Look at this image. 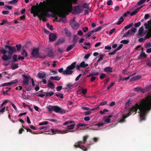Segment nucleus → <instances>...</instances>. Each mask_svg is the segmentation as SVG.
I'll return each instance as SVG.
<instances>
[{"label":"nucleus","mask_w":151,"mask_h":151,"mask_svg":"<svg viewBox=\"0 0 151 151\" xmlns=\"http://www.w3.org/2000/svg\"><path fill=\"white\" fill-rule=\"evenodd\" d=\"M78 0H46L40 3L39 5H33L31 8V13L33 17L38 16L43 22L47 21L49 17L48 12L60 9L68 14L72 8L73 4H76Z\"/></svg>","instance_id":"f257e3e1"},{"label":"nucleus","mask_w":151,"mask_h":151,"mask_svg":"<svg viewBox=\"0 0 151 151\" xmlns=\"http://www.w3.org/2000/svg\"><path fill=\"white\" fill-rule=\"evenodd\" d=\"M138 109L139 110L140 121L145 120V116L147 113L151 109V95L146 96L142 99L139 104L136 103L129 111V112L126 115H123L122 118L119 121V123H123L125 122V119L129 116L131 114H135Z\"/></svg>","instance_id":"f03ea898"},{"label":"nucleus","mask_w":151,"mask_h":151,"mask_svg":"<svg viewBox=\"0 0 151 151\" xmlns=\"http://www.w3.org/2000/svg\"><path fill=\"white\" fill-rule=\"evenodd\" d=\"M76 124H72L68 125L67 127V130L63 131V132H62V131L61 130H58L57 129H51L49 130L48 131L49 132H51L52 134H55L56 133L65 134L67 133L68 132H74V131H73L72 132H71L69 131V130L73 129L74 128Z\"/></svg>","instance_id":"7ed1b4c3"},{"label":"nucleus","mask_w":151,"mask_h":151,"mask_svg":"<svg viewBox=\"0 0 151 151\" xmlns=\"http://www.w3.org/2000/svg\"><path fill=\"white\" fill-rule=\"evenodd\" d=\"M47 109L48 111L50 112H52L54 111L56 113H59L62 114H64L65 113V110L63 109H62L58 106H51L49 105L47 107Z\"/></svg>","instance_id":"20e7f679"},{"label":"nucleus","mask_w":151,"mask_h":151,"mask_svg":"<svg viewBox=\"0 0 151 151\" xmlns=\"http://www.w3.org/2000/svg\"><path fill=\"white\" fill-rule=\"evenodd\" d=\"M76 62H74L70 65L68 66L66 69L63 72V75H70L73 72L72 70L73 69L76 68Z\"/></svg>","instance_id":"39448f33"},{"label":"nucleus","mask_w":151,"mask_h":151,"mask_svg":"<svg viewBox=\"0 0 151 151\" xmlns=\"http://www.w3.org/2000/svg\"><path fill=\"white\" fill-rule=\"evenodd\" d=\"M83 10V9L80 6H76L74 7L73 13L75 14H78L81 13Z\"/></svg>","instance_id":"423d86ee"},{"label":"nucleus","mask_w":151,"mask_h":151,"mask_svg":"<svg viewBox=\"0 0 151 151\" xmlns=\"http://www.w3.org/2000/svg\"><path fill=\"white\" fill-rule=\"evenodd\" d=\"M70 23L71 27L74 29H77L79 26V24L74 19L71 20Z\"/></svg>","instance_id":"0eeeda50"},{"label":"nucleus","mask_w":151,"mask_h":151,"mask_svg":"<svg viewBox=\"0 0 151 151\" xmlns=\"http://www.w3.org/2000/svg\"><path fill=\"white\" fill-rule=\"evenodd\" d=\"M23 78L22 83L23 85H28L29 83V80L31 79V76L29 75L26 76L24 74L22 75Z\"/></svg>","instance_id":"6e6552de"},{"label":"nucleus","mask_w":151,"mask_h":151,"mask_svg":"<svg viewBox=\"0 0 151 151\" xmlns=\"http://www.w3.org/2000/svg\"><path fill=\"white\" fill-rule=\"evenodd\" d=\"M31 54L34 58H37L39 57V49L38 48H35L33 49Z\"/></svg>","instance_id":"1a4fd4ad"},{"label":"nucleus","mask_w":151,"mask_h":151,"mask_svg":"<svg viewBox=\"0 0 151 151\" xmlns=\"http://www.w3.org/2000/svg\"><path fill=\"white\" fill-rule=\"evenodd\" d=\"M57 38L56 34L52 33L49 35V40L50 42L55 41Z\"/></svg>","instance_id":"9d476101"},{"label":"nucleus","mask_w":151,"mask_h":151,"mask_svg":"<svg viewBox=\"0 0 151 151\" xmlns=\"http://www.w3.org/2000/svg\"><path fill=\"white\" fill-rule=\"evenodd\" d=\"M134 90L137 92H141L143 93L147 92V90L145 88L142 89V88L138 87L134 88Z\"/></svg>","instance_id":"9b49d317"},{"label":"nucleus","mask_w":151,"mask_h":151,"mask_svg":"<svg viewBox=\"0 0 151 151\" xmlns=\"http://www.w3.org/2000/svg\"><path fill=\"white\" fill-rule=\"evenodd\" d=\"M75 148H80L81 149L84 151H86L87 150V148H85V147L83 146H81L77 142L76 143L75 145H74Z\"/></svg>","instance_id":"f8f14e48"},{"label":"nucleus","mask_w":151,"mask_h":151,"mask_svg":"<svg viewBox=\"0 0 151 151\" xmlns=\"http://www.w3.org/2000/svg\"><path fill=\"white\" fill-rule=\"evenodd\" d=\"M147 57V55L143 52V50H142L139 55L138 56L137 59H141L142 58H146Z\"/></svg>","instance_id":"ddd939ff"},{"label":"nucleus","mask_w":151,"mask_h":151,"mask_svg":"<svg viewBox=\"0 0 151 151\" xmlns=\"http://www.w3.org/2000/svg\"><path fill=\"white\" fill-rule=\"evenodd\" d=\"M79 38V37L76 35H73V36L72 42L73 44L75 45L77 42V40Z\"/></svg>","instance_id":"4468645a"},{"label":"nucleus","mask_w":151,"mask_h":151,"mask_svg":"<svg viewBox=\"0 0 151 151\" xmlns=\"http://www.w3.org/2000/svg\"><path fill=\"white\" fill-rule=\"evenodd\" d=\"M104 70L105 72H112V68L111 67H106L104 68Z\"/></svg>","instance_id":"2eb2a0df"},{"label":"nucleus","mask_w":151,"mask_h":151,"mask_svg":"<svg viewBox=\"0 0 151 151\" xmlns=\"http://www.w3.org/2000/svg\"><path fill=\"white\" fill-rule=\"evenodd\" d=\"M144 31V28L142 26L138 30V33L137 35H140V36H143L144 34H143L142 32Z\"/></svg>","instance_id":"dca6fc26"},{"label":"nucleus","mask_w":151,"mask_h":151,"mask_svg":"<svg viewBox=\"0 0 151 151\" xmlns=\"http://www.w3.org/2000/svg\"><path fill=\"white\" fill-rule=\"evenodd\" d=\"M11 58V56L8 55L7 56L6 55H4L1 57V59L4 61H6L10 60Z\"/></svg>","instance_id":"f3484780"},{"label":"nucleus","mask_w":151,"mask_h":151,"mask_svg":"<svg viewBox=\"0 0 151 151\" xmlns=\"http://www.w3.org/2000/svg\"><path fill=\"white\" fill-rule=\"evenodd\" d=\"M37 76L39 79H42L44 78L46 76V74L44 72L42 73H38Z\"/></svg>","instance_id":"a211bd4d"},{"label":"nucleus","mask_w":151,"mask_h":151,"mask_svg":"<svg viewBox=\"0 0 151 151\" xmlns=\"http://www.w3.org/2000/svg\"><path fill=\"white\" fill-rule=\"evenodd\" d=\"M58 16L59 17H60V20L62 21L63 22H65L66 20V18L62 14H58Z\"/></svg>","instance_id":"6ab92c4d"},{"label":"nucleus","mask_w":151,"mask_h":151,"mask_svg":"<svg viewBox=\"0 0 151 151\" xmlns=\"http://www.w3.org/2000/svg\"><path fill=\"white\" fill-rule=\"evenodd\" d=\"M141 77V76L140 75H137L134 76L131 79V81L139 80Z\"/></svg>","instance_id":"aec40b11"},{"label":"nucleus","mask_w":151,"mask_h":151,"mask_svg":"<svg viewBox=\"0 0 151 151\" xmlns=\"http://www.w3.org/2000/svg\"><path fill=\"white\" fill-rule=\"evenodd\" d=\"M75 46V45L73 44H72L71 45H69L66 49V51L67 52L69 51L72 50V48H73V47H74Z\"/></svg>","instance_id":"412c9836"},{"label":"nucleus","mask_w":151,"mask_h":151,"mask_svg":"<svg viewBox=\"0 0 151 151\" xmlns=\"http://www.w3.org/2000/svg\"><path fill=\"white\" fill-rule=\"evenodd\" d=\"M9 50L10 51L13 52L14 53L16 52L17 50L16 47H15L11 46L9 47Z\"/></svg>","instance_id":"4be33fe9"},{"label":"nucleus","mask_w":151,"mask_h":151,"mask_svg":"<svg viewBox=\"0 0 151 151\" xmlns=\"http://www.w3.org/2000/svg\"><path fill=\"white\" fill-rule=\"evenodd\" d=\"M61 78V77H59L58 76H57L55 77L51 76L50 79L51 80H55L56 81H59Z\"/></svg>","instance_id":"5701e85b"},{"label":"nucleus","mask_w":151,"mask_h":151,"mask_svg":"<svg viewBox=\"0 0 151 151\" xmlns=\"http://www.w3.org/2000/svg\"><path fill=\"white\" fill-rule=\"evenodd\" d=\"M48 87L49 88L53 89L54 88V84L51 82H49L47 84Z\"/></svg>","instance_id":"b1692460"},{"label":"nucleus","mask_w":151,"mask_h":151,"mask_svg":"<svg viewBox=\"0 0 151 151\" xmlns=\"http://www.w3.org/2000/svg\"><path fill=\"white\" fill-rule=\"evenodd\" d=\"M54 94V92L52 91L47 92L45 93V95L46 97L51 96Z\"/></svg>","instance_id":"393cba45"},{"label":"nucleus","mask_w":151,"mask_h":151,"mask_svg":"<svg viewBox=\"0 0 151 151\" xmlns=\"http://www.w3.org/2000/svg\"><path fill=\"white\" fill-rule=\"evenodd\" d=\"M124 21V19L122 16H121L117 22V24L118 25L121 24Z\"/></svg>","instance_id":"a878e982"},{"label":"nucleus","mask_w":151,"mask_h":151,"mask_svg":"<svg viewBox=\"0 0 151 151\" xmlns=\"http://www.w3.org/2000/svg\"><path fill=\"white\" fill-rule=\"evenodd\" d=\"M88 65L87 64H86L84 61L80 63V66L81 67L85 68Z\"/></svg>","instance_id":"bb28decb"},{"label":"nucleus","mask_w":151,"mask_h":151,"mask_svg":"<svg viewBox=\"0 0 151 151\" xmlns=\"http://www.w3.org/2000/svg\"><path fill=\"white\" fill-rule=\"evenodd\" d=\"M130 31V33L131 35H134V33L137 31V29L135 28H131L130 30H128Z\"/></svg>","instance_id":"cd10ccee"},{"label":"nucleus","mask_w":151,"mask_h":151,"mask_svg":"<svg viewBox=\"0 0 151 151\" xmlns=\"http://www.w3.org/2000/svg\"><path fill=\"white\" fill-rule=\"evenodd\" d=\"M64 39L62 38H60L57 42L56 44L59 45L63 42Z\"/></svg>","instance_id":"c85d7f7f"},{"label":"nucleus","mask_w":151,"mask_h":151,"mask_svg":"<svg viewBox=\"0 0 151 151\" xmlns=\"http://www.w3.org/2000/svg\"><path fill=\"white\" fill-rule=\"evenodd\" d=\"M6 89H8V90H6L5 91H2L3 94L4 95H5V94L8 95L9 94L8 93V92L9 91V90H10L11 89V88L6 87Z\"/></svg>","instance_id":"c756f323"},{"label":"nucleus","mask_w":151,"mask_h":151,"mask_svg":"<svg viewBox=\"0 0 151 151\" xmlns=\"http://www.w3.org/2000/svg\"><path fill=\"white\" fill-rule=\"evenodd\" d=\"M131 35V34L130 33V31L128 30L127 32L125 33L123 35V37H127L128 36H130Z\"/></svg>","instance_id":"7c9ffc66"},{"label":"nucleus","mask_w":151,"mask_h":151,"mask_svg":"<svg viewBox=\"0 0 151 151\" xmlns=\"http://www.w3.org/2000/svg\"><path fill=\"white\" fill-rule=\"evenodd\" d=\"M100 58L97 62H100L103 59V57L105 56V55L103 54H101L99 55Z\"/></svg>","instance_id":"2f4dec72"},{"label":"nucleus","mask_w":151,"mask_h":151,"mask_svg":"<svg viewBox=\"0 0 151 151\" xmlns=\"http://www.w3.org/2000/svg\"><path fill=\"white\" fill-rule=\"evenodd\" d=\"M19 67L18 64L16 63L14 65L12 66L11 67V68L12 70H15Z\"/></svg>","instance_id":"473e14b6"},{"label":"nucleus","mask_w":151,"mask_h":151,"mask_svg":"<svg viewBox=\"0 0 151 151\" xmlns=\"http://www.w3.org/2000/svg\"><path fill=\"white\" fill-rule=\"evenodd\" d=\"M87 125L88 124H81V123H79L77 125V128H78L80 127L83 126L85 127L87 126Z\"/></svg>","instance_id":"72a5a7b5"},{"label":"nucleus","mask_w":151,"mask_h":151,"mask_svg":"<svg viewBox=\"0 0 151 151\" xmlns=\"http://www.w3.org/2000/svg\"><path fill=\"white\" fill-rule=\"evenodd\" d=\"M92 35H93V33H92L90 31V32H88V34H86L85 35V37L86 38V39H87L88 38V37H89L90 36H91Z\"/></svg>","instance_id":"f704fd0d"},{"label":"nucleus","mask_w":151,"mask_h":151,"mask_svg":"<svg viewBox=\"0 0 151 151\" xmlns=\"http://www.w3.org/2000/svg\"><path fill=\"white\" fill-rule=\"evenodd\" d=\"M17 55H14L13 56V61H12L13 63L14 62H17Z\"/></svg>","instance_id":"c9c22d12"},{"label":"nucleus","mask_w":151,"mask_h":151,"mask_svg":"<svg viewBox=\"0 0 151 151\" xmlns=\"http://www.w3.org/2000/svg\"><path fill=\"white\" fill-rule=\"evenodd\" d=\"M73 85L71 83H69L66 85V86L67 87H68V88H63V89H64V90H66V89H67L68 88H70L72 87H73Z\"/></svg>","instance_id":"e433bc0d"},{"label":"nucleus","mask_w":151,"mask_h":151,"mask_svg":"<svg viewBox=\"0 0 151 151\" xmlns=\"http://www.w3.org/2000/svg\"><path fill=\"white\" fill-rule=\"evenodd\" d=\"M18 0H12L9 1V3L11 4H14L18 2Z\"/></svg>","instance_id":"4c0bfd02"},{"label":"nucleus","mask_w":151,"mask_h":151,"mask_svg":"<svg viewBox=\"0 0 151 151\" xmlns=\"http://www.w3.org/2000/svg\"><path fill=\"white\" fill-rule=\"evenodd\" d=\"M129 42V40H122L121 41V43H122L124 44H127Z\"/></svg>","instance_id":"58836bf2"},{"label":"nucleus","mask_w":151,"mask_h":151,"mask_svg":"<svg viewBox=\"0 0 151 151\" xmlns=\"http://www.w3.org/2000/svg\"><path fill=\"white\" fill-rule=\"evenodd\" d=\"M146 0H140L137 3V5H140L143 4Z\"/></svg>","instance_id":"ea45409f"},{"label":"nucleus","mask_w":151,"mask_h":151,"mask_svg":"<svg viewBox=\"0 0 151 151\" xmlns=\"http://www.w3.org/2000/svg\"><path fill=\"white\" fill-rule=\"evenodd\" d=\"M82 7L84 8H87V9H89V7L88 6V5L87 3H84L82 5Z\"/></svg>","instance_id":"a19ab883"},{"label":"nucleus","mask_w":151,"mask_h":151,"mask_svg":"<svg viewBox=\"0 0 151 151\" xmlns=\"http://www.w3.org/2000/svg\"><path fill=\"white\" fill-rule=\"evenodd\" d=\"M4 7L5 9H8L9 10H11L13 8V6H8L6 5H4Z\"/></svg>","instance_id":"79ce46f5"},{"label":"nucleus","mask_w":151,"mask_h":151,"mask_svg":"<svg viewBox=\"0 0 151 151\" xmlns=\"http://www.w3.org/2000/svg\"><path fill=\"white\" fill-rule=\"evenodd\" d=\"M6 109V110H8V107H4L2 108L0 110V113H3L5 111V109Z\"/></svg>","instance_id":"37998d69"},{"label":"nucleus","mask_w":151,"mask_h":151,"mask_svg":"<svg viewBox=\"0 0 151 151\" xmlns=\"http://www.w3.org/2000/svg\"><path fill=\"white\" fill-rule=\"evenodd\" d=\"M106 77V76L105 73H102L100 76V78L101 79H102Z\"/></svg>","instance_id":"c03bdc74"},{"label":"nucleus","mask_w":151,"mask_h":151,"mask_svg":"<svg viewBox=\"0 0 151 151\" xmlns=\"http://www.w3.org/2000/svg\"><path fill=\"white\" fill-rule=\"evenodd\" d=\"M138 12L136 9H135L134 11L131 12L130 13V15L131 16H133L135 15Z\"/></svg>","instance_id":"a18cd8bd"},{"label":"nucleus","mask_w":151,"mask_h":151,"mask_svg":"<svg viewBox=\"0 0 151 151\" xmlns=\"http://www.w3.org/2000/svg\"><path fill=\"white\" fill-rule=\"evenodd\" d=\"M16 47L17 48V51H18L21 50L22 47V45L21 44H19V45H16Z\"/></svg>","instance_id":"49530a36"},{"label":"nucleus","mask_w":151,"mask_h":151,"mask_svg":"<svg viewBox=\"0 0 151 151\" xmlns=\"http://www.w3.org/2000/svg\"><path fill=\"white\" fill-rule=\"evenodd\" d=\"M8 21L7 20L5 19H3L1 21V23L0 24L1 25H3L7 23Z\"/></svg>","instance_id":"de8ad7c7"},{"label":"nucleus","mask_w":151,"mask_h":151,"mask_svg":"<svg viewBox=\"0 0 151 151\" xmlns=\"http://www.w3.org/2000/svg\"><path fill=\"white\" fill-rule=\"evenodd\" d=\"M18 82L17 79H15L13 81H11L10 82H9L10 85H13V84H15V83H17Z\"/></svg>","instance_id":"09e8293b"},{"label":"nucleus","mask_w":151,"mask_h":151,"mask_svg":"<svg viewBox=\"0 0 151 151\" xmlns=\"http://www.w3.org/2000/svg\"><path fill=\"white\" fill-rule=\"evenodd\" d=\"M151 36H150V34L148 33L144 37V40H146L148 38H149Z\"/></svg>","instance_id":"8fccbe9b"},{"label":"nucleus","mask_w":151,"mask_h":151,"mask_svg":"<svg viewBox=\"0 0 151 151\" xmlns=\"http://www.w3.org/2000/svg\"><path fill=\"white\" fill-rule=\"evenodd\" d=\"M141 22H139L134 24V26L135 27H139L141 25Z\"/></svg>","instance_id":"3c124183"},{"label":"nucleus","mask_w":151,"mask_h":151,"mask_svg":"<svg viewBox=\"0 0 151 151\" xmlns=\"http://www.w3.org/2000/svg\"><path fill=\"white\" fill-rule=\"evenodd\" d=\"M22 54L25 57H27L28 55L27 53L26 52V50H23Z\"/></svg>","instance_id":"603ef678"},{"label":"nucleus","mask_w":151,"mask_h":151,"mask_svg":"<svg viewBox=\"0 0 151 151\" xmlns=\"http://www.w3.org/2000/svg\"><path fill=\"white\" fill-rule=\"evenodd\" d=\"M48 124V122L47 121H44L40 122L39 124V125H46Z\"/></svg>","instance_id":"864d4df0"},{"label":"nucleus","mask_w":151,"mask_h":151,"mask_svg":"<svg viewBox=\"0 0 151 151\" xmlns=\"http://www.w3.org/2000/svg\"><path fill=\"white\" fill-rule=\"evenodd\" d=\"M57 49L58 52L60 53H62L65 51V50L64 49H61L60 48H58Z\"/></svg>","instance_id":"5fc2aeb1"},{"label":"nucleus","mask_w":151,"mask_h":151,"mask_svg":"<svg viewBox=\"0 0 151 151\" xmlns=\"http://www.w3.org/2000/svg\"><path fill=\"white\" fill-rule=\"evenodd\" d=\"M74 122L72 121H68L65 122L64 123H63V125H68L69 124H71L73 122Z\"/></svg>","instance_id":"6e6d98bb"},{"label":"nucleus","mask_w":151,"mask_h":151,"mask_svg":"<svg viewBox=\"0 0 151 151\" xmlns=\"http://www.w3.org/2000/svg\"><path fill=\"white\" fill-rule=\"evenodd\" d=\"M123 46V45L122 44H121L115 50L116 51H118L119 50H120V49H121L122 47Z\"/></svg>","instance_id":"4d7b16f0"},{"label":"nucleus","mask_w":151,"mask_h":151,"mask_svg":"<svg viewBox=\"0 0 151 151\" xmlns=\"http://www.w3.org/2000/svg\"><path fill=\"white\" fill-rule=\"evenodd\" d=\"M7 52V51L3 49H2L1 50V53L2 54H4V55H6V54Z\"/></svg>","instance_id":"13d9d810"},{"label":"nucleus","mask_w":151,"mask_h":151,"mask_svg":"<svg viewBox=\"0 0 151 151\" xmlns=\"http://www.w3.org/2000/svg\"><path fill=\"white\" fill-rule=\"evenodd\" d=\"M62 89V86H58L56 88V90L58 91H60Z\"/></svg>","instance_id":"bf43d9fd"},{"label":"nucleus","mask_w":151,"mask_h":151,"mask_svg":"<svg viewBox=\"0 0 151 151\" xmlns=\"http://www.w3.org/2000/svg\"><path fill=\"white\" fill-rule=\"evenodd\" d=\"M82 93L83 94H85L87 92V89H82Z\"/></svg>","instance_id":"052dcab7"},{"label":"nucleus","mask_w":151,"mask_h":151,"mask_svg":"<svg viewBox=\"0 0 151 151\" xmlns=\"http://www.w3.org/2000/svg\"><path fill=\"white\" fill-rule=\"evenodd\" d=\"M107 102L106 101H104L101 102L99 105L100 106H103L106 104Z\"/></svg>","instance_id":"680f3d73"},{"label":"nucleus","mask_w":151,"mask_h":151,"mask_svg":"<svg viewBox=\"0 0 151 151\" xmlns=\"http://www.w3.org/2000/svg\"><path fill=\"white\" fill-rule=\"evenodd\" d=\"M88 137V136L85 135L83 137V142H84L85 143V142L86 141Z\"/></svg>","instance_id":"e2e57ef3"},{"label":"nucleus","mask_w":151,"mask_h":151,"mask_svg":"<svg viewBox=\"0 0 151 151\" xmlns=\"http://www.w3.org/2000/svg\"><path fill=\"white\" fill-rule=\"evenodd\" d=\"M78 34L80 36H81L83 34V33L81 30H79L77 32Z\"/></svg>","instance_id":"0e129e2a"},{"label":"nucleus","mask_w":151,"mask_h":151,"mask_svg":"<svg viewBox=\"0 0 151 151\" xmlns=\"http://www.w3.org/2000/svg\"><path fill=\"white\" fill-rule=\"evenodd\" d=\"M82 29L83 31V32H85L88 30V28L87 27H83Z\"/></svg>","instance_id":"69168bd1"},{"label":"nucleus","mask_w":151,"mask_h":151,"mask_svg":"<svg viewBox=\"0 0 151 151\" xmlns=\"http://www.w3.org/2000/svg\"><path fill=\"white\" fill-rule=\"evenodd\" d=\"M128 73V70L127 69H124L123 70V73L125 74V75H126V74H127Z\"/></svg>","instance_id":"338daca9"},{"label":"nucleus","mask_w":151,"mask_h":151,"mask_svg":"<svg viewBox=\"0 0 151 151\" xmlns=\"http://www.w3.org/2000/svg\"><path fill=\"white\" fill-rule=\"evenodd\" d=\"M9 12L8 11H4L2 12V13L4 15H6L9 14Z\"/></svg>","instance_id":"774afa93"}]
</instances>
